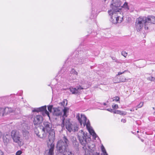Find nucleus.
<instances>
[{"instance_id": "obj_1", "label": "nucleus", "mask_w": 155, "mask_h": 155, "mask_svg": "<svg viewBox=\"0 0 155 155\" xmlns=\"http://www.w3.org/2000/svg\"><path fill=\"white\" fill-rule=\"evenodd\" d=\"M78 138L79 142L83 146V149L84 150V155H91L92 150L89 144V137L86 132H84L82 130H80L78 134Z\"/></svg>"}, {"instance_id": "obj_2", "label": "nucleus", "mask_w": 155, "mask_h": 155, "mask_svg": "<svg viewBox=\"0 0 155 155\" xmlns=\"http://www.w3.org/2000/svg\"><path fill=\"white\" fill-rule=\"evenodd\" d=\"M78 73L74 69L71 68L69 71L66 72L61 76L63 78H66L71 83H76L78 82L81 85H84L85 82L83 79L79 80L77 78Z\"/></svg>"}, {"instance_id": "obj_3", "label": "nucleus", "mask_w": 155, "mask_h": 155, "mask_svg": "<svg viewBox=\"0 0 155 155\" xmlns=\"http://www.w3.org/2000/svg\"><path fill=\"white\" fill-rule=\"evenodd\" d=\"M76 118L78 120L81 125H82V124L84 127L86 125L87 129L90 134L92 135L93 137L95 138L98 137L92 127L90 126L89 120H88L87 121V118L84 115L81 114L80 117V114H77Z\"/></svg>"}, {"instance_id": "obj_4", "label": "nucleus", "mask_w": 155, "mask_h": 155, "mask_svg": "<svg viewBox=\"0 0 155 155\" xmlns=\"http://www.w3.org/2000/svg\"><path fill=\"white\" fill-rule=\"evenodd\" d=\"M69 144V142L65 136H64L62 138L59 140L56 145L57 153L65 152L67 151V147Z\"/></svg>"}, {"instance_id": "obj_5", "label": "nucleus", "mask_w": 155, "mask_h": 155, "mask_svg": "<svg viewBox=\"0 0 155 155\" xmlns=\"http://www.w3.org/2000/svg\"><path fill=\"white\" fill-rule=\"evenodd\" d=\"M121 2L120 0H112L110 5L111 9L108 11L109 14L118 13L120 14L121 11Z\"/></svg>"}, {"instance_id": "obj_6", "label": "nucleus", "mask_w": 155, "mask_h": 155, "mask_svg": "<svg viewBox=\"0 0 155 155\" xmlns=\"http://www.w3.org/2000/svg\"><path fill=\"white\" fill-rule=\"evenodd\" d=\"M65 126L66 129L70 132L73 131L75 132L78 130V128L75 124H72L69 119L64 120V126Z\"/></svg>"}, {"instance_id": "obj_7", "label": "nucleus", "mask_w": 155, "mask_h": 155, "mask_svg": "<svg viewBox=\"0 0 155 155\" xmlns=\"http://www.w3.org/2000/svg\"><path fill=\"white\" fill-rule=\"evenodd\" d=\"M12 137L13 141L17 143L18 145H21V140L20 138V135L19 132L15 130H12L11 132Z\"/></svg>"}, {"instance_id": "obj_8", "label": "nucleus", "mask_w": 155, "mask_h": 155, "mask_svg": "<svg viewBox=\"0 0 155 155\" xmlns=\"http://www.w3.org/2000/svg\"><path fill=\"white\" fill-rule=\"evenodd\" d=\"M114 14V15L113 13L109 14L110 16V21L113 24L120 23L123 20V17L118 15L119 13L116 12Z\"/></svg>"}, {"instance_id": "obj_9", "label": "nucleus", "mask_w": 155, "mask_h": 155, "mask_svg": "<svg viewBox=\"0 0 155 155\" xmlns=\"http://www.w3.org/2000/svg\"><path fill=\"white\" fill-rule=\"evenodd\" d=\"M136 22L139 23L143 25L144 24V28L145 30H148L149 25L147 24V17L144 16H141L138 18L136 20Z\"/></svg>"}, {"instance_id": "obj_10", "label": "nucleus", "mask_w": 155, "mask_h": 155, "mask_svg": "<svg viewBox=\"0 0 155 155\" xmlns=\"http://www.w3.org/2000/svg\"><path fill=\"white\" fill-rule=\"evenodd\" d=\"M84 88V86L79 84V86H77L76 87H71L68 90L72 94H76L80 93L81 90L83 89Z\"/></svg>"}, {"instance_id": "obj_11", "label": "nucleus", "mask_w": 155, "mask_h": 155, "mask_svg": "<svg viewBox=\"0 0 155 155\" xmlns=\"http://www.w3.org/2000/svg\"><path fill=\"white\" fill-rule=\"evenodd\" d=\"M62 113L63 112V114L62 116V122L61 124V126L62 128H64V120L65 117H67L68 116L67 113L69 112V108L66 107H64V109L61 108Z\"/></svg>"}, {"instance_id": "obj_12", "label": "nucleus", "mask_w": 155, "mask_h": 155, "mask_svg": "<svg viewBox=\"0 0 155 155\" xmlns=\"http://www.w3.org/2000/svg\"><path fill=\"white\" fill-rule=\"evenodd\" d=\"M31 119L35 125L40 124L42 123L43 120V117L41 115H37L34 117H33Z\"/></svg>"}, {"instance_id": "obj_13", "label": "nucleus", "mask_w": 155, "mask_h": 155, "mask_svg": "<svg viewBox=\"0 0 155 155\" xmlns=\"http://www.w3.org/2000/svg\"><path fill=\"white\" fill-rule=\"evenodd\" d=\"M97 13V5L96 4H93L91 7V15L90 18L94 19L96 17Z\"/></svg>"}, {"instance_id": "obj_14", "label": "nucleus", "mask_w": 155, "mask_h": 155, "mask_svg": "<svg viewBox=\"0 0 155 155\" xmlns=\"http://www.w3.org/2000/svg\"><path fill=\"white\" fill-rule=\"evenodd\" d=\"M53 115L56 116H61L62 115L61 108L60 107H53Z\"/></svg>"}, {"instance_id": "obj_15", "label": "nucleus", "mask_w": 155, "mask_h": 155, "mask_svg": "<svg viewBox=\"0 0 155 155\" xmlns=\"http://www.w3.org/2000/svg\"><path fill=\"white\" fill-rule=\"evenodd\" d=\"M52 126V124L48 122L44 121L43 123L42 130H46L47 131H51Z\"/></svg>"}, {"instance_id": "obj_16", "label": "nucleus", "mask_w": 155, "mask_h": 155, "mask_svg": "<svg viewBox=\"0 0 155 155\" xmlns=\"http://www.w3.org/2000/svg\"><path fill=\"white\" fill-rule=\"evenodd\" d=\"M14 110V109L11 107H6L4 109L0 108V113L3 114H8L11 113H13Z\"/></svg>"}, {"instance_id": "obj_17", "label": "nucleus", "mask_w": 155, "mask_h": 155, "mask_svg": "<svg viewBox=\"0 0 155 155\" xmlns=\"http://www.w3.org/2000/svg\"><path fill=\"white\" fill-rule=\"evenodd\" d=\"M2 138L4 143L6 145L9 142L10 135L8 134H4Z\"/></svg>"}, {"instance_id": "obj_18", "label": "nucleus", "mask_w": 155, "mask_h": 155, "mask_svg": "<svg viewBox=\"0 0 155 155\" xmlns=\"http://www.w3.org/2000/svg\"><path fill=\"white\" fill-rule=\"evenodd\" d=\"M147 24L149 25L150 24H155V17L149 16L147 17Z\"/></svg>"}, {"instance_id": "obj_19", "label": "nucleus", "mask_w": 155, "mask_h": 155, "mask_svg": "<svg viewBox=\"0 0 155 155\" xmlns=\"http://www.w3.org/2000/svg\"><path fill=\"white\" fill-rule=\"evenodd\" d=\"M48 146L49 148L48 155H54V144L51 143L50 146L48 145Z\"/></svg>"}, {"instance_id": "obj_20", "label": "nucleus", "mask_w": 155, "mask_h": 155, "mask_svg": "<svg viewBox=\"0 0 155 155\" xmlns=\"http://www.w3.org/2000/svg\"><path fill=\"white\" fill-rule=\"evenodd\" d=\"M48 138L49 141L51 140L53 141L54 138V133L52 131L48 132Z\"/></svg>"}, {"instance_id": "obj_21", "label": "nucleus", "mask_w": 155, "mask_h": 155, "mask_svg": "<svg viewBox=\"0 0 155 155\" xmlns=\"http://www.w3.org/2000/svg\"><path fill=\"white\" fill-rule=\"evenodd\" d=\"M78 61L75 63L76 64H82L85 63L87 61V58H80L78 59Z\"/></svg>"}, {"instance_id": "obj_22", "label": "nucleus", "mask_w": 155, "mask_h": 155, "mask_svg": "<svg viewBox=\"0 0 155 155\" xmlns=\"http://www.w3.org/2000/svg\"><path fill=\"white\" fill-rule=\"evenodd\" d=\"M143 26V24H141L136 21L135 28L137 31H140L142 28Z\"/></svg>"}, {"instance_id": "obj_23", "label": "nucleus", "mask_w": 155, "mask_h": 155, "mask_svg": "<svg viewBox=\"0 0 155 155\" xmlns=\"http://www.w3.org/2000/svg\"><path fill=\"white\" fill-rule=\"evenodd\" d=\"M48 132H49V131H47L45 130H42V136H39V137L44 139L46 137H47L48 135Z\"/></svg>"}, {"instance_id": "obj_24", "label": "nucleus", "mask_w": 155, "mask_h": 155, "mask_svg": "<svg viewBox=\"0 0 155 155\" xmlns=\"http://www.w3.org/2000/svg\"><path fill=\"white\" fill-rule=\"evenodd\" d=\"M56 155H74V154L71 151L67 152V151L65 152L57 153Z\"/></svg>"}, {"instance_id": "obj_25", "label": "nucleus", "mask_w": 155, "mask_h": 155, "mask_svg": "<svg viewBox=\"0 0 155 155\" xmlns=\"http://www.w3.org/2000/svg\"><path fill=\"white\" fill-rule=\"evenodd\" d=\"M67 104V101L66 99L64 100L62 102L59 103V104L64 108L66 107Z\"/></svg>"}, {"instance_id": "obj_26", "label": "nucleus", "mask_w": 155, "mask_h": 155, "mask_svg": "<svg viewBox=\"0 0 155 155\" xmlns=\"http://www.w3.org/2000/svg\"><path fill=\"white\" fill-rule=\"evenodd\" d=\"M22 134L24 137H26V138L28 137V132L26 129H24L22 130Z\"/></svg>"}, {"instance_id": "obj_27", "label": "nucleus", "mask_w": 155, "mask_h": 155, "mask_svg": "<svg viewBox=\"0 0 155 155\" xmlns=\"http://www.w3.org/2000/svg\"><path fill=\"white\" fill-rule=\"evenodd\" d=\"M114 113L115 114H117L121 115L126 114V113L125 112L121 111L120 110H117L114 111Z\"/></svg>"}, {"instance_id": "obj_28", "label": "nucleus", "mask_w": 155, "mask_h": 155, "mask_svg": "<svg viewBox=\"0 0 155 155\" xmlns=\"http://www.w3.org/2000/svg\"><path fill=\"white\" fill-rule=\"evenodd\" d=\"M13 113L15 114H18L20 113V109L19 108H17L14 110Z\"/></svg>"}, {"instance_id": "obj_29", "label": "nucleus", "mask_w": 155, "mask_h": 155, "mask_svg": "<svg viewBox=\"0 0 155 155\" xmlns=\"http://www.w3.org/2000/svg\"><path fill=\"white\" fill-rule=\"evenodd\" d=\"M101 149L103 153V155H108V154L107 153L103 145L101 146Z\"/></svg>"}, {"instance_id": "obj_30", "label": "nucleus", "mask_w": 155, "mask_h": 155, "mask_svg": "<svg viewBox=\"0 0 155 155\" xmlns=\"http://www.w3.org/2000/svg\"><path fill=\"white\" fill-rule=\"evenodd\" d=\"M121 8H123L127 10H128L129 9L127 3L126 2H125L124 4L122 6H121Z\"/></svg>"}, {"instance_id": "obj_31", "label": "nucleus", "mask_w": 155, "mask_h": 155, "mask_svg": "<svg viewBox=\"0 0 155 155\" xmlns=\"http://www.w3.org/2000/svg\"><path fill=\"white\" fill-rule=\"evenodd\" d=\"M126 81V79L125 77L123 76H121L120 78L119 81H118V83L120 82H125Z\"/></svg>"}, {"instance_id": "obj_32", "label": "nucleus", "mask_w": 155, "mask_h": 155, "mask_svg": "<svg viewBox=\"0 0 155 155\" xmlns=\"http://www.w3.org/2000/svg\"><path fill=\"white\" fill-rule=\"evenodd\" d=\"M39 112L40 111H44L46 109V106L41 107H39Z\"/></svg>"}, {"instance_id": "obj_33", "label": "nucleus", "mask_w": 155, "mask_h": 155, "mask_svg": "<svg viewBox=\"0 0 155 155\" xmlns=\"http://www.w3.org/2000/svg\"><path fill=\"white\" fill-rule=\"evenodd\" d=\"M94 148H93L91 152V155H99V153L94 151Z\"/></svg>"}, {"instance_id": "obj_34", "label": "nucleus", "mask_w": 155, "mask_h": 155, "mask_svg": "<svg viewBox=\"0 0 155 155\" xmlns=\"http://www.w3.org/2000/svg\"><path fill=\"white\" fill-rule=\"evenodd\" d=\"M53 106L52 105H49V106L48 107V111L50 112H51L52 111V110H53Z\"/></svg>"}, {"instance_id": "obj_35", "label": "nucleus", "mask_w": 155, "mask_h": 155, "mask_svg": "<svg viewBox=\"0 0 155 155\" xmlns=\"http://www.w3.org/2000/svg\"><path fill=\"white\" fill-rule=\"evenodd\" d=\"M121 54L126 58L127 55V53L125 51H123L121 52Z\"/></svg>"}, {"instance_id": "obj_36", "label": "nucleus", "mask_w": 155, "mask_h": 155, "mask_svg": "<svg viewBox=\"0 0 155 155\" xmlns=\"http://www.w3.org/2000/svg\"><path fill=\"white\" fill-rule=\"evenodd\" d=\"M143 103L141 102L139 104H138L137 107V108H140L142 107L143 105Z\"/></svg>"}, {"instance_id": "obj_37", "label": "nucleus", "mask_w": 155, "mask_h": 155, "mask_svg": "<svg viewBox=\"0 0 155 155\" xmlns=\"http://www.w3.org/2000/svg\"><path fill=\"white\" fill-rule=\"evenodd\" d=\"M120 98L118 96H116L113 98V101H118L119 100Z\"/></svg>"}, {"instance_id": "obj_38", "label": "nucleus", "mask_w": 155, "mask_h": 155, "mask_svg": "<svg viewBox=\"0 0 155 155\" xmlns=\"http://www.w3.org/2000/svg\"><path fill=\"white\" fill-rule=\"evenodd\" d=\"M112 59L114 61L116 62L117 63H119L118 60L117 59V58L115 57H112Z\"/></svg>"}, {"instance_id": "obj_39", "label": "nucleus", "mask_w": 155, "mask_h": 155, "mask_svg": "<svg viewBox=\"0 0 155 155\" xmlns=\"http://www.w3.org/2000/svg\"><path fill=\"white\" fill-rule=\"evenodd\" d=\"M32 112H39V110L38 108H35L34 109L32 110Z\"/></svg>"}, {"instance_id": "obj_40", "label": "nucleus", "mask_w": 155, "mask_h": 155, "mask_svg": "<svg viewBox=\"0 0 155 155\" xmlns=\"http://www.w3.org/2000/svg\"><path fill=\"white\" fill-rule=\"evenodd\" d=\"M147 79L148 80L150 81H153L155 80V78L152 77H148L147 78Z\"/></svg>"}, {"instance_id": "obj_41", "label": "nucleus", "mask_w": 155, "mask_h": 155, "mask_svg": "<svg viewBox=\"0 0 155 155\" xmlns=\"http://www.w3.org/2000/svg\"><path fill=\"white\" fill-rule=\"evenodd\" d=\"M35 133L36 135L39 137V136H41V135L39 134V132L38 130H35Z\"/></svg>"}, {"instance_id": "obj_42", "label": "nucleus", "mask_w": 155, "mask_h": 155, "mask_svg": "<svg viewBox=\"0 0 155 155\" xmlns=\"http://www.w3.org/2000/svg\"><path fill=\"white\" fill-rule=\"evenodd\" d=\"M112 107L113 109H117L118 107V105L117 104L113 105H112Z\"/></svg>"}, {"instance_id": "obj_43", "label": "nucleus", "mask_w": 155, "mask_h": 155, "mask_svg": "<svg viewBox=\"0 0 155 155\" xmlns=\"http://www.w3.org/2000/svg\"><path fill=\"white\" fill-rule=\"evenodd\" d=\"M103 104H100V103H99L97 105L100 107V108H100V109H101V110H105V109H104V108H102V106H103Z\"/></svg>"}, {"instance_id": "obj_44", "label": "nucleus", "mask_w": 155, "mask_h": 155, "mask_svg": "<svg viewBox=\"0 0 155 155\" xmlns=\"http://www.w3.org/2000/svg\"><path fill=\"white\" fill-rule=\"evenodd\" d=\"M22 153V151L21 150H18L16 153V155H20Z\"/></svg>"}, {"instance_id": "obj_45", "label": "nucleus", "mask_w": 155, "mask_h": 155, "mask_svg": "<svg viewBox=\"0 0 155 155\" xmlns=\"http://www.w3.org/2000/svg\"><path fill=\"white\" fill-rule=\"evenodd\" d=\"M45 113L48 115V116L50 117L49 114L47 110L46 109L44 111Z\"/></svg>"}, {"instance_id": "obj_46", "label": "nucleus", "mask_w": 155, "mask_h": 155, "mask_svg": "<svg viewBox=\"0 0 155 155\" xmlns=\"http://www.w3.org/2000/svg\"><path fill=\"white\" fill-rule=\"evenodd\" d=\"M106 110L108 111H110L111 112H113V110L111 108L107 109Z\"/></svg>"}, {"instance_id": "obj_47", "label": "nucleus", "mask_w": 155, "mask_h": 155, "mask_svg": "<svg viewBox=\"0 0 155 155\" xmlns=\"http://www.w3.org/2000/svg\"><path fill=\"white\" fill-rule=\"evenodd\" d=\"M123 71V72H118V74L117 75H120L122 74H124V72L125 71Z\"/></svg>"}, {"instance_id": "obj_48", "label": "nucleus", "mask_w": 155, "mask_h": 155, "mask_svg": "<svg viewBox=\"0 0 155 155\" xmlns=\"http://www.w3.org/2000/svg\"><path fill=\"white\" fill-rule=\"evenodd\" d=\"M121 121L123 123H125L126 122V120L125 119H122L121 120Z\"/></svg>"}, {"instance_id": "obj_49", "label": "nucleus", "mask_w": 155, "mask_h": 155, "mask_svg": "<svg viewBox=\"0 0 155 155\" xmlns=\"http://www.w3.org/2000/svg\"><path fill=\"white\" fill-rule=\"evenodd\" d=\"M0 155H3V153L1 150H0Z\"/></svg>"}, {"instance_id": "obj_50", "label": "nucleus", "mask_w": 155, "mask_h": 155, "mask_svg": "<svg viewBox=\"0 0 155 155\" xmlns=\"http://www.w3.org/2000/svg\"><path fill=\"white\" fill-rule=\"evenodd\" d=\"M2 132L0 131V138L2 137Z\"/></svg>"}, {"instance_id": "obj_51", "label": "nucleus", "mask_w": 155, "mask_h": 155, "mask_svg": "<svg viewBox=\"0 0 155 155\" xmlns=\"http://www.w3.org/2000/svg\"><path fill=\"white\" fill-rule=\"evenodd\" d=\"M153 110H155V111H154V113H153V114H154V115H155V107H153Z\"/></svg>"}, {"instance_id": "obj_52", "label": "nucleus", "mask_w": 155, "mask_h": 155, "mask_svg": "<svg viewBox=\"0 0 155 155\" xmlns=\"http://www.w3.org/2000/svg\"><path fill=\"white\" fill-rule=\"evenodd\" d=\"M103 104L105 106L107 105V104L105 103H103Z\"/></svg>"}, {"instance_id": "obj_53", "label": "nucleus", "mask_w": 155, "mask_h": 155, "mask_svg": "<svg viewBox=\"0 0 155 155\" xmlns=\"http://www.w3.org/2000/svg\"><path fill=\"white\" fill-rule=\"evenodd\" d=\"M130 111H134V109H133L131 110H130Z\"/></svg>"}, {"instance_id": "obj_54", "label": "nucleus", "mask_w": 155, "mask_h": 155, "mask_svg": "<svg viewBox=\"0 0 155 155\" xmlns=\"http://www.w3.org/2000/svg\"><path fill=\"white\" fill-rule=\"evenodd\" d=\"M62 71H63V69H62L61 71L62 72Z\"/></svg>"}, {"instance_id": "obj_55", "label": "nucleus", "mask_w": 155, "mask_h": 155, "mask_svg": "<svg viewBox=\"0 0 155 155\" xmlns=\"http://www.w3.org/2000/svg\"><path fill=\"white\" fill-rule=\"evenodd\" d=\"M137 133H138V132H139V131H137Z\"/></svg>"}, {"instance_id": "obj_56", "label": "nucleus", "mask_w": 155, "mask_h": 155, "mask_svg": "<svg viewBox=\"0 0 155 155\" xmlns=\"http://www.w3.org/2000/svg\"><path fill=\"white\" fill-rule=\"evenodd\" d=\"M142 141H143V140H142Z\"/></svg>"}, {"instance_id": "obj_57", "label": "nucleus", "mask_w": 155, "mask_h": 155, "mask_svg": "<svg viewBox=\"0 0 155 155\" xmlns=\"http://www.w3.org/2000/svg\"><path fill=\"white\" fill-rule=\"evenodd\" d=\"M51 88H52V87H51Z\"/></svg>"}, {"instance_id": "obj_58", "label": "nucleus", "mask_w": 155, "mask_h": 155, "mask_svg": "<svg viewBox=\"0 0 155 155\" xmlns=\"http://www.w3.org/2000/svg\"><path fill=\"white\" fill-rule=\"evenodd\" d=\"M104 1H106V0H104Z\"/></svg>"}]
</instances>
